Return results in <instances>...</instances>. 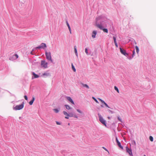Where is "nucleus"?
Returning a JSON list of instances; mask_svg holds the SVG:
<instances>
[{"label":"nucleus","mask_w":156,"mask_h":156,"mask_svg":"<svg viewBox=\"0 0 156 156\" xmlns=\"http://www.w3.org/2000/svg\"><path fill=\"white\" fill-rule=\"evenodd\" d=\"M24 103L23 102L22 103L19 105H17L13 107V109L15 110H20L23 109L24 107Z\"/></svg>","instance_id":"1"},{"label":"nucleus","mask_w":156,"mask_h":156,"mask_svg":"<svg viewBox=\"0 0 156 156\" xmlns=\"http://www.w3.org/2000/svg\"><path fill=\"white\" fill-rule=\"evenodd\" d=\"M98 116L99 121L102 124L104 125L105 126H106V124L105 121L104 120L102 117L101 116V115L99 113L98 114Z\"/></svg>","instance_id":"2"},{"label":"nucleus","mask_w":156,"mask_h":156,"mask_svg":"<svg viewBox=\"0 0 156 156\" xmlns=\"http://www.w3.org/2000/svg\"><path fill=\"white\" fill-rule=\"evenodd\" d=\"M45 55L47 59L50 61L51 62H52L51 56V54L50 52H45Z\"/></svg>","instance_id":"3"},{"label":"nucleus","mask_w":156,"mask_h":156,"mask_svg":"<svg viewBox=\"0 0 156 156\" xmlns=\"http://www.w3.org/2000/svg\"><path fill=\"white\" fill-rule=\"evenodd\" d=\"M41 66L42 67L46 68L48 67V63L45 60H42L41 61Z\"/></svg>","instance_id":"4"},{"label":"nucleus","mask_w":156,"mask_h":156,"mask_svg":"<svg viewBox=\"0 0 156 156\" xmlns=\"http://www.w3.org/2000/svg\"><path fill=\"white\" fill-rule=\"evenodd\" d=\"M126 149L127 152H128L129 155L133 156V154L131 149H129L127 147H126Z\"/></svg>","instance_id":"5"},{"label":"nucleus","mask_w":156,"mask_h":156,"mask_svg":"<svg viewBox=\"0 0 156 156\" xmlns=\"http://www.w3.org/2000/svg\"><path fill=\"white\" fill-rule=\"evenodd\" d=\"M101 103L104 104L105 105L107 108H110V107L108 106V105L104 101L102 100L101 99L98 98V99Z\"/></svg>","instance_id":"6"},{"label":"nucleus","mask_w":156,"mask_h":156,"mask_svg":"<svg viewBox=\"0 0 156 156\" xmlns=\"http://www.w3.org/2000/svg\"><path fill=\"white\" fill-rule=\"evenodd\" d=\"M116 140L117 143L118 145V146L122 149H123V147L121 145L119 141L118 140L117 138V137H116Z\"/></svg>","instance_id":"7"},{"label":"nucleus","mask_w":156,"mask_h":156,"mask_svg":"<svg viewBox=\"0 0 156 156\" xmlns=\"http://www.w3.org/2000/svg\"><path fill=\"white\" fill-rule=\"evenodd\" d=\"M63 113L66 116L65 117V118L66 119H69V115L66 112L64 111L63 112Z\"/></svg>","instance_id":"8"},{"label":"nucleus","mask_w":156,"mask_h":156,"mask_svg":"<svg viewBox=\"0 0 156 156\" xmlns=\"http://www.w3.org/2000/svg\"><path fill=\"white\" fill-rule=\"evenodd\" d=\"M119 49L120 50V52L122 54L125 55H126L127 54L126 53V51L125 50H123L121 48H120Z\"/></svg>","instance_id":"9"},{"label":"nucleus","mask_w":156,"mask_h":156,"mask_svg":"<svg viewBox=\"0 0 156 156\" xmlns=\"http://www.w3.org/2000/svg\"><path fill=\"white\" fill-rule=\"evenodd\" d=\"M97 34V31H96L94 30L92 32V37L93 38H94L95 37V36Z\"/></svg>","instance_id":"10"},{"label":"nucleus","mask_w":156,"mask_h":156,"mask_svg":"<svg viewBox=\"0 0 156 156\" xmlns=\"http://www.w3.org/2000/svg\"><path fill=\"white\" fill-rule=\"evenodd\" d=\"M67 99L72 104L74 105V103L72 99L70 97H66Z\"/></svg>","instance_id":"11"},{"label":"nucleus","mask_w":156,"mask_h":156,"mask_svg":"<svg viewBox=\"0 0 156 156\" xmlns=\"http://www.w3.org/2000/svg\"><path fill=\"white\" fill-rule=\"evenodd\" d=\"M96 25L101 30H102V29H103V27L101 25L99 24H97Z\"/></svg>","instance_id":"12"},{"label":"nucleus","mask_w":156,"mask_h":156,"mask_svg":"<svg viewBox=\"0 0 156 156\" xmlns=\"http://www.w3.org/2000/svg\"><path fill=\"white\" fill-rule=\"evenodd\" d=\"M41 47L42 48H44L46 47L47 46L44 43H42L41 44Z\"/></svg>","instance_id":"13"},{"label":"nucleus","mask_w":156,"mask_h":156,"mask_svg":"<svg viewBox=\"0 0 156 156\" xmlns=\"http://www.w3.org/2000/svg\"><path fill=\"white\" fill-rule=\"evenodd\" d=\"M35 98L34 97H33L32 100L29 102V104L30 105H32L34 101Z\"/></svg>","instance_id":"14"},{"label":"nucleus","mask_w":156,"mask_h":156,"mask_svg":"<svg viewBox=\"0 0 156 156\" xmlns=\"http://www.w3.org/2000/svg\"><path fill=\"white\" fill-rule=\"evenodd\" d=\"M69 117H74L78 118V116L76 115H74L73 113H70L69 114Z\"/></svg>","instance_id":"15"},{"label":"nucleus","mask_w":156,"mask_h":156,"mask_svg":"<svg viewBox=\"0 0 156 156\" xmlns=\"http://www.w3.org/2000/svg\"><path fill=\"white\" fill-rule=\"evenodd\" d=\"M33 74L34 75V78H37L39 77V76L36 74L34 73H33Z\"/></svg>","instance_id":"16"},{"label":"nucleus","mask_w":156,"mask_h":156,"mask_svg":"<svg viewBox=\"0 0 156 156\" xmlns=\"http://www.w3.org/2000/svg\"><path fill=\"white\" fill-rule=\"evenodd\" d=\"M65 106L67 109L69 110L71 109V108L68 105H65Z\"/></svg>","instance_id":"17"},{"label":"nucleus","mask_w":156,"mask_h":156,"mask_svg":"<svg viewBox=\"0 0 156 156\" xmlns=\"http://www.w3.org/2000/svg\"><path fill=\"white\" fill-rule=\"evenodd\" d=\"M82 85L83 87H85L88 89H89V88L88 86L86 84H84L83 83H82Z\"/></svg>","instance_id":"18"},{"label":"nucleus","mask_w":156,"mask_h":156,"mask_svg":"<svg viewBox=\"0 0 156 156\" xmlns=\"http://www.w3.org/2000/svg\"><path fill=\"white\" fill-rule=\"evenodd\" d=\"M72 69H73V71H74V72H76V69H75V67H74V66H73V63L72 64Z\"/></svg>","instance_id":"19"},{"label":"nucleus","mask_w":156,"mask_h":156,"mask_svg":"<svg viewBox=\"0 0 156 156\" xmlns=\"http://www.w3.org/2000/svg\"><path fill=\"white\" fill-rule=\"evenodd\" d=\"M135 48H136V52L137 53H138L139 52V49L138 47L136 46Z\"/></svg>","instance_id":"20"},{"label":"nucleus","mask_w":156,"mask_h":156,"mask_svg":"<svg viewBox=\"0 0 156 156\" xmlns=\"http://www.w3.org/2000/svg\"><path fill=\"white\" fill-rule=\"evenodd\" d=\"M105 33H108V30L107 29L103 28V29L102 30Z\"/></svg>","instance_id":"21"},{"label":"nucleus","mask_w":156,"mask_h":156,"mask_svg":"<svg viewBox=\"0 0 156 156\" xmlns=\"http://www.w3.org/2000/svg\"><path fill=\"white\" fill-rule=\"evenodd\" d=\"M114 89H115V90H116L118 93H119V89H118V88L116 86H115L114 87Z\"/></svg>","instance_id":"22"},{"label":"nucleus","mask_w":156,"mask_h":156,"mask_svg":"<svg viewBox=\"0 0 156 156\" xmlns=\"http://www.w3.org/2000/svg\"><path fill=\"white\" fill-rule=\"evenodd\" d=\"M92 98L93 99V100H94V101H95V102L96 103H99V102L97 100V99L95 98H94V97H93Z\"/></svg>","instance_id":"23"},{"label":"nucleus","mask_w":156,"mask_h":156,"mask_svg":"<svg viewBox=\"0 0 156 156\" xmlns=\"http://www.w3.org/2000/svg\"><path fill=\"white\" fill-rule=\"evenodd\" d=\"M15 56L16 57L15 59H16L18 58V56L17 54H15L14 55H13L12 56V57L14 58Z\"/></svg>","instance_id":"24"},{"label":"nucleus","mask_w":156,"mask_h":156,"mask_svg":"<svg viewBox=\"0 0 156 156\" xmlns=\"http://www.w3.org/2000/svg\"><path fill=\"white\" fill-rule=\"evenodd\" d=\"M149 139L151 141H153V138L152 136H150L149 137Z\"/></svg>","instance_id":"25"},{"label":"nucleus","mask_w":156,"mask_h":156,"mask_svg":"<svg viewBox=\"0 0 156 156\" xmlns=\"http://www.w3.org/2000/svg\"><path fill=\"white\" fill-rule=\"evenodd\" d=\"M74 51H75V52L76 53V55H77V49L76 48V47H75V48H74Z\"/></svg>","instance_id":"26"},{"label":"nucleus","mask_w":156,"mask_h":156,"mask_svg":"<svg viewBox=\"0 0 156 156\" xmlns=\"http://www.w3.org/2000/svg\"><path fill=\"white\" fill-rule=\"evenodd\" d=\"M113 40H114V42L115 44L117 42H116V37H113Z\"/></svg>","instance_id":"27"},{"label":"nucleus","mask_w":156,"mask_h":156,"mask_svg":"<svg viewBox=\"0 0 156 156\" xmlns=\"http://www.w3.org/2000/svg\"><path fill=\"white\" fill-rule=\"evenodd\" d=\"M54 111L56 112V113H57L58 112L59 110L57 109H54Z\"/></svg>","instance_id":"28"},{"label":"nucleus","mask_w":156,"mask_h":156,"mask_svg":"<svg viewBox=\"0 0 156 156\" xmlns=\"http://www.w3.org/2000/svg\"><path fill=\"white\" fill-rule=\"evenodd\" d=\"M85 52L87 55H88V50L87 48H86L85 49Z\"/></svg>","instance_id":"29"},{"label":"nucleus","mask_w":156,"mask_h":156,"mask_svg":"<svg viewBox=\"0 0 156 156\" xmlns=\"http://www.w3.org/2000/svg\"><path fill=\"white\" fill-rule=\"evenodd\" d=\"M118 119L120 122H122L121 121V119L120 117H118Z\"/></svg>","instance_id":"30"},{"label":"nucleus","mask_w":156,"mask_h":156,"mask_svg":"<svg viewBox=\"0 0 156 156\" xmlns=\"http://www.w3.org/2000/svg\"><path fill=\"white\" fill-rule=\"evenodd\" d=\"M68 27V29L69 30V31L70 32V33L71 34V31L70 27L69 26V27Z\"/></svg>","instance_id":"31"},{"label":"nucleus","mask_w":156,"mask_h":156,"mask_svg":"<svg viewBox=\"0 0 156 156\" xmlns=\"http://www.w3.org/2000/svg\"><path fill=\"white\" fill-rule=\"evenodd\" d=\"M24 98L26 100H27V99H28L26 95H25L24 96Z\"/></svg>","instance_id":"32"},{"label":"nucleus","mask_w":156,"mask_h":156,"mask_svg":"<svg viewBox=\"0 0 156 156\" xmlns=\"http://www.w3.org/2000/svg\"><path fill=\"white\" fill-rule=\"evenodd\" d=\"M77 111L80 113H82L81 111L80 110H79V109H77Z\"/></svg>","instance_id":"33"},{"label":"nucleus","mask_w":156,"mask_h":156,"mask_svg":"<svg viewBox=\"0 0 156 156\" xmlns=\"http://www.w3.org/2000/svg\"><path fill=\"white\" fill-rule=\"evenodd\" d=\"M132 144H133L134 145H136V142L135 141H134V140L133 141V142Z\"/></svg>","instance_id":"34"},{"label":"nucleus","mask_w":156,"mask_h":156,"mask_svg":"<svg viewBox=\"0 0 156 156\" xmlns=\"http://www.w3.org/2000/svg\"><path fill=\"white\" fill-rule=\"evenodd\" d=\"M56 123L57 125H60L61 124V123L58 122H56Z\"/></svg>","instance_id":"35"},{"label":"nucleus","mask_w":156,"mask_h":156,"mask_svg":"<svg viewBox=\"0 0 156 156\" xmlns=\"http://www.w3.org/2000/svg\"><path fill=\"white\" fill-rule=\"evenodd\" d=\"M41 48V46H39L38 47H37L36 48V49H40V48Z\"/></svg>","instance_id":"36"},{"label":"nucleus","mask_w":156,"mask_h":156,"mask_svg":"<svg viewBox=\"0 0 156 156\" xmlns=\"http://www.w3.org/2000/svg\"><path fill=\"white\" fill-rule=\"evenodd\" d=\"M66 24H67V25L68 27L70 26L69 24L68 23V22L67 21L66 22Z\"/></svg>","instance_id":"37"},{"label":"nucleus","mask_w":156,"mask_h":156,"mask_svg":"<svg viewBox=\"0 0 156 156\" xmlns=\"http://www.w3.org/2000/svg\"><path fill=\"white\" fill-rule=\"evenodd\" d=\"M134 53H135V51H133V55H132V57H133V56L134 55Z\"/></svg>","instance_id":"38"},{"label":"nucleus","mask_w":156,"mask_h":156,"mask_svg":"<svg viewBox=\"0 0 156 156\" xmlns=\"http://www.w3.org/2000/svg\"><path fill=\"white\" fill-rule=\"evenodd\" d=\"M115 44V45L116 47H118V45L117 43Z\"/></svg>","instance_id":"39"},{"label":"nucleus","mask_w":156,"mask_h":156,"mask_svg":"<svg viewBox=\"0 0 156 156\" xmlns=\"http://www.w3.org/2000/svg\"><path fill=\"white\" fill-rule=\"evenodd\" d=\"M103 148L104 150H106V151H108V150H107V149H106L104 147H103Z\"/></svg>","instance_id":"40"},{"label":"nucleus","mask_w":156,"mask_h":156,"mask_svg":"<svg viewBox=\"0 0 156 156\" xmlns=\"http://www.w3.org/2000/svg\"><path fill=\"white\" fill-rule=\"evenodd\" d=\"M34 50H32V51L31 52V54H33V51H34Z\"/></svg>","instance_id":"41"},{"label":"nucleus","mask_w":156,"mask_h":156,"mask_svg":"<svg viewBox=\"0 0 156 156\" xmlns=\"http://www.w3.org/2000/svg\"><path fill=\"white\" fill-rule=\"evenodd\" d=\"M108 118L109 119H110V117H108Z\"/></svg>","instance_id":"42"},{"label":"nucleus","mask_w":156,"mask_h":156,"mask_svg":"<svg viewBox=\"0 0 156 156\" xmlns=\"http://www.w3.org/2000/svg\"><path fill=\"white\" fill-rule=\"evenodd\" d=\"M101 107H103V106L102 105H101Z\"/></svg>","instance_id":"43"},{"label":"nucleus","mask_w":156,"mask_h":156,"mask_svg":"<svg viewBox=\"0 0 156 156\" xmlns=\"http://www.w3.org/2000/svg\"><path fill=\"white\" fill-rule=\"evenodd\" d=\"M68 125H69L70 124H69V123H68Z\"/></svg>","instance_id":"44"},{"label":"nucleus","mask_w":156,"mask_h":156,"mask_svg":"<svg viewBox=\"0 0 156 156\" xmlns=\"http://www.w3.org/2000/svg\"><path fill=\"white\" fill-rule=\"evenodd\" d=\"M144 156H146L145 155H144Z\"/></svg>","instance_id":"45"}]
</instances>
